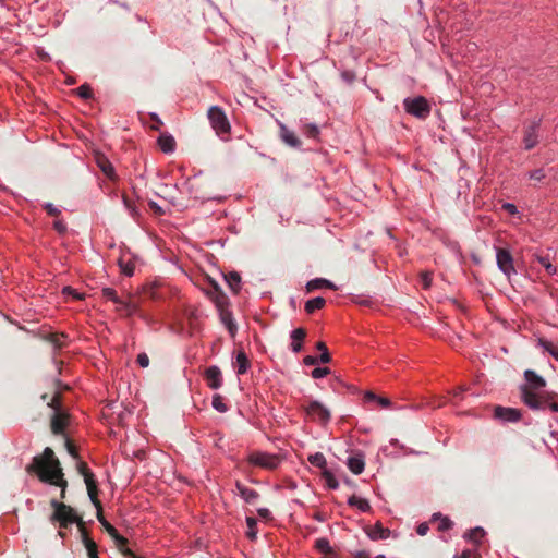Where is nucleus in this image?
<instances>
[{
  "instance_id": "37998d69",
  "label": "nucleus",
  "mask_w": 558,
  "mask_h": 558,
  "mask_svg": "<svg viewBox=\"0 0 558 558\" xmlns=\"http://www.w3.org/2000/svg\"><path fill=\"white\" fill-rule=\"evenodd\" d=\"M62 293L64 295H69L71 296L72 299H76V300H82L84 298V295L80 292H77L76 290H74L73 288L71 287H64L62 289Z\"/></svg>"
},
{
  "instance_id": "c756f323",
  "label": "nucleus",
  "mask_w": 558,
  "mask_h": 558,
  "mask_svg": "<svg viewBox=\"0 0 558 558\" xmlns=\"http://www.w3.org/2000/svg\"><path fill=\"white\" fill-rule=\"evenodd\" d=\"M322 288L336 289L335 284L326 279H314L307 282V291H313Z\"/></svg>"
},
{
  "instance_id": "774afa93",
  "label": "nucleus",
  "mask_w": 558,
  "mask_h": 558,
  "mask_svg": "<svg viewBox=\"0 0 558 558\" xmlns=\"http://www.w3.org/2000/svg\"><path fill=\"white\" fill-rule=\"evenodd\" d=\"M376 558H385V557H384V556H381V555H379V556H377Z\"/></svg>"
},
{
  "instance_id": "39448f33",
  "label": "nucleus",
  "mask_w": 558,
  "mask_h": 558,
  "mask_svg": "<svg viewBox=\"0 0 558 558\" xmlns=\"http://www.w3.org/2000/svg\"><path fill=\"white\" fill-rule=\"evenodd\" d=\"M94 505L97 508V519H98V521L102 524V526L108 532V534L116 541V544L119 547V549L125 556H129V555L133 556L131 550L125 548L126 538H124L123 536L119 535L118 531L109 522H107L105 520V518L102 515L100 502L98 501V505L97 504H94Z\"/></svg>"
},
{
  "instance_id": "a19ab883",
  "label": "nucleus",
  "mask_w": 558,
  "mask_h": 558,
  "mask_svg": "<svg viewBox=\"0 0 558 558\" xmlns=\"http://www.w3.org/2000/svg\"><path fill=\"white\" fill-rule=\"evenodd\" d=\"M538 263L546 269L549 275L556 274V267L546 257H537Z\"/></svg>"
},
{
  "instance_id": "a878e982",
  "label": "nucleus",
  "mask_w": 558,
  "mask_h": 558,
  "mask_svg": "<svg viewBox=\"0 0 558 558\" xmlns=\"http://www.w3.org/2000/svg\"><path fill=\"white\" fill-rule=\"evenodd\" d=\"M537 345L544 351L549 353L556 361H558V345L542 337L537 338Z\"/></svg>"
},
{
  "instance_id": "2eb2a0df",
  "label": "nucleus",
  "mask_w": 558,
  "mask_h": 558,
  "mask_svg": "<svg viewBox=\"0 0 558 558\" xmlns=\"http://www.w3.org/2000/svg\"><path fill=\"white\" fill-rule=\"evenodd\" d=\"M495 416L504 421L515 422L520 418L521 415L517 409L497 407L495 409Z\"/></svg>"
},
{
  "instance_id": "f03ea898",
  "label": "nucleus",
  "mask_w": 558,
  "mask_h": 558,
  "mask_svg": "<svg viewBox=\"0 0 558 558\" xmlns=\"http://www.w3.org/2000/svg\"><path fill=\"white\" fill-rule=\"evenodd\" d=\"M247 461L254 466L271 471L281 464L282 457L275 453L254 451L248 454Z\"/></svg>"
},
{
  "instance_id": "f8f14e48",
  "label": "nucleus",
  "mask_w": 558,
  "mask_h": 558,
  "mask_svg": "<svg viewBox=\"0 0 558 558\" xmlns=\"http://www.w3.org/2000/svg\"><path fill=\"white\" fill-rule=\"evenodd\" d=\"M538 128H539V123L534 121L525 129L524 138H523L525 149H532L533 147L536 146V144L538 142V135H537Z\"/></svg>"
},
{
  "instance_id": "3c124183",
  "label": "nucleus",
  "mask_w": 558,
  "mask_h": 558,
  "mask_svg": "<svg viewBox=\"0 0 558 558\" xmlns=\"http://www.w3.org/2000/svg\"><path fill=\"white\" fill-rule=\"evenodd\" d=\"M502 208L509 213L510 215H517L518 214V208L514 204H511V203H505L502 205Z\"/></svg>"
},
{
  "instance_id": "c03bdc74",
  "label": "nucleus",
  "mask_w": 558,
  "mask_h": 558,
  "mask_svg": "<svg viewBox=\"0 0 558 558\" xmlns=\"http://www.w3.org/2000/svg\"><path fill=\"white\" fill-rule=\"evenodd\" d=\"M330 373L328 367H316L312 371V377L315 379L323 378Z\"/></svg>"
},
{
  "instance_id": "79ce46f5",
  "label": "nucleus",
  "mask_w": 558,
  "mask_h": 558,
  "mask_svg": "<svg viewBox=\"0 0 558 558\" xmlns=\"http://www.w3.org/2000/svg\"><path fill=\"white\" fill-rule=\"evenodd\" d=\"M213 407H214L217 411H219V412H221V413H223V412H226V411H227V405L225 404V402H223V400H222V398H221L220 396H215V397L213 398Z\"/></svg>"
},
{
  "instance_id": "4be33fe9",
  "label": "nucleus",
  "mask_w": 558,
  "mask_h": 558,
  "mask_svg": "<svg viewBox=\"0 0 558 558\" xmlns=\"http://www.w3.org/2000/svg\"><path fill=\"white\" fill-rule=\"evenodd\" d=\"M348 468L354 474H361L364 471L365 462L362 454H356L348 459Z\"/></svg>"
},
{
  "instance_id": "052dcab7",
  "label": "nucleus",
  "mask_w": 558,
  "mask_h": 558,
  "mask_svg": "<svg viewBox=\"0 0 558 558\" xmlns=\"http://www.w3.org/2000/svg\"><path fill=\"white\" fill-rule=\"evenodd\" d=\"M427 531H428V525H427V524H425V523L420 524V525L417 526V533H418L420 535H425V534L427 533Z\"/></svg>"
},
{
  "instance_id": "2f4dec72",
  "label": "nucleus",
  "mask_w": 558,
  "mask_h": 558,
  "mask_svg": "<svg viewBox=\"0 0 558 558\" xmlns=\"http://www.w3.org/2000/svg\"><path fill=\"white\" fill-rule=\"evenodd\" d=\"M349 505L356 507L359 510L363 512H367L371 509L369 502L366 499L359 496H351L349 498Z\"/></svg>"
},
{
  "instance_id": "5fc2aeb1",
  "label": "nucleus",
  "mask_w": 558,
  "mask_h": 558,
  "mask_svg": "<svg viewBox=\"0 0 558 558\" xmlns=\"http://www.w3.org/2000/svg\"><path fill=\"white\" fill-rule=\"evenodd\" d=\"M54 228L59 233H63L66 230L64 222L61 220L54 221Z\"/></svg>"
},
{
  "instance_id": "8fccbe9b",
  "label": "nucleus",
  "mask_w": 558,
  "mask_h": 558,
  "mask_svg": "<svg viewBox=\"0 0 558 558\" xmlns=\"http://www.w3.org/2000/svg\"><path fill=\"white\" fill-rule=\"evenodd\" d=\"M305 133L308 136L315 137L318 134V128L316 125H314V124H308L305 128Z\"/></svg>"
},
{
  "instance_id": "de8ad7c7",
  "label": "nucleus",
  "mask_w": 558,
  "mask_h": 558,
  "mask_svg": "<svg viewBox=\"0 0 558 558\" xmlns=\"http://www.w3.org/2000/svg\"><path fill=\"white\" fill-rule=\"evenodd\" d=\"M545 178V173L542 169L534 170L530 173V179L535 181H542Z\"/></svg>"
},
{
  "instance_id": "5701e85b",
  "label": "nucleus",
  "mask_w": 558,
  "mask_h": 558,
  "mask_svg": "<svg viewBox=\"0 0 558 558\" xmlns=\"http://www.w3.org/2000/svg\"><path fill=\"white\" fill-rule=\"evenodd\" d=\"M234 367L239 375L247 372L250 367V361L243 351H239L235 356Z\"/></svg>"
},
{
  "instance_id": "c9c22d12",
  "label": "nucleus",
  "mask_w": 558,
  "mask_h": 558,
  "mask_svg": "<svg viewBox=\"0 0 558 558\" xmlns=\"http://www.w3.org/2000/svg\"><path fill=\"white\" fill-rule=\"evenodd\" d=\"M316 348H317V350L320 351L319 361L322 363H329L331 357H330V354L328 352L326 344L320 341V342H317Z\"/></svg>"
},
{
  "instance_id": "6e6d98bb",
  "label": "nucleus",
  "mask_w": 558,
  "mask_h": 558,
  "mask_svg": "<svg viewBox=\"0 0 558 558\" xmlns=\"http://www.w3.org/2000/svg\"><path fill=\"white\" fill-rule=\"evenodd\" d=\"M257 513L263 519H269L270 518V511L267 508H259L257 510Z\"/></svg>"
},
{
  "instance_id": "0eeeda50",
  "label": "nucleus",
  "mask_w": 558,
  "mask_h": 558,
  "mask_svg": "<svg viewBox=\"0 0 558 558\" xmlns=\"http://www.w3.org/2000/svg\"><path fill=\"white\" fill-rule=\"evenodd\" d=\"M304 411L311 420L323 424L327 423L330 417L329 410L318 401H311L308 405L304 407Z\"/></svg>"
},
{
  "instance_id": "393cba45",
  "label": "nucleus",
  "mask_w": 558,
  "mask_h": 558,
  "mask_svg": "<svg viewBox=\"0 0 558 558\" xmlns=\"http://www.w3.org/2000/svg\"><path fill=\"white\" fill-rule=\"evenodd\" d=\"M315 547L325 556V558H337V554L326 538H318L315 542Z\"/></svg>"
},
{
  "instance_id": "58836bf2",
  "label": "nucleus",
  "mask_w": 558,
  "mask_h": 558,
  "mask_svg": "<svg viewBox=\"0 0 558 558\" xmlns=\"http://www.w3.org/2000/svg\"><path fill=\"white\" fill-rule=\"evenodd\" d=\"M433 520L438 521V529L441 531L448 530L451 526L450 520L446 517H441L440 514H435Z\"/></svg>"
},
{
  "instance_id": "4468645a",
  "label": "nucleus",
  "mask_w": 558,
  "mask_h": 558,
  "mask_svg": "<svg viewBox=\"0 0 558 558\" xmlns=\"http://www.w3.org/2000/svg\"><path fill=\"white\" fill-rule=\"evenodd\" d=\"M95 161L97 166L100 168V170L104 172L106 177L109 179L114 178V169L109 159L100 153L95 154Z\"/></svg>"
},
{
  "instance_id": "a211bd4d",
  "label": "nucleus",
  "mask_w": 558,
  "mask_h": 558,
  "mask_svg": "<svg viewBox=\"0 0 558 558\" xmlns=\"http://www.w3.org/2000/svg\"><path fill=\"white\" fill-rule=\"evenodd\" d=\"M68 423H69L68 414L57 411L51 421V429H52L53 434L63 433Z\"/></svg>"
},
{
  "instance_id": "20e7f679",
  "label": "nucleus",
  "mask_w": 558,
  "mask_h": 558,
  "mask_svg": "<svg viewBox=\"0 0 558 558\" xmlns=\"http://www.w3.org/2000/svg\"><path fill=\"white\" fill-rule=\"evenodd\" d=\"M102 295L109 301L117 304V311L123 315H132L137 310V304L133 300H122L117 295V292L111 288H104Z\"/></svg>"
},
{
  "instance_id": "f704fd0d",
  "label": "nucleus",
  "mask_w": 558,
  "mask_h": 558,
  "mask_svg": "<svg viewBox=\"0 0 558 558\" xmlns=\"http://www.w3.org/2000/svg\"><path fill=\"white\" fill-rule=\"evenodd\" d=\"M485 531L481 527H475L466 534V537L473 542L474 544H478L480 541L484 537Z\"/></svg>"
},
{
  "instance_id": "6ab92c4d",
  "label": "nucleus",
  "mask_w": 558,
  "mask_h": 558,
  "mask_svg": "<svg viewBox=\"0 0 558 558\" xmlns=\"http://www.w3.org/2000/svg\"><path fill=\"white\" fill-rule=\"evenodd\" d=\"M366 533L369 538L374 541L386 539L390 535V531L384 527L380 523H376L375 525L367 527Z\"/></svg>"
},
{
  "instance_id": "9b49d317",
  "label": "nucleus",
  "mask_w": 558,
  "mask_h": 558,
  "mask_svg": "<svg viewBox=\"0 0 558 558\" xmlns=\"http://www.w3.org/2000/svg\"><path fill=\"white\" fill-rule=\"evenodd\" d=\"M536 389H530L522 387L521 395L524 403L531 409L538 410L544 404V396H539L535 392Z\"/></svg>"
},
{
  "instance_id": "4c0bfd02",
  "label": "nucleus",
  "mask_w": 558,
  "mask_h": 558,
  "mask_svg": "<svg viewBox=\"0 0 558 558\" xmlns=\"http://www.w3.org/2000/svg\"><path fill=\"white\" fill-rule=\"evenodd\" d=\"M246 523H247V532H246L247 537L251 539H255L256 535H257L256 520L248 517L246 519Z\"/></svg>"
},
{
  "instance_id": "423d86ee",
  "label": "nucleus",
  "mask_w": 558,
  "mask_h": 558,
  "mask_svg": "<svg viewBox=\"0 0 558 558\" xmlns=\"http://www.w3.org/2000/svg\"><path fill=\"white\" fill-rule=\"evenodd\" d=\"M52 506L54 507L53 518L59 521L62 526H66L72 523H78L81 521L78 515L71 507L57 501H52Z\"/></svg>"
},
{
  "instance_id": "680f3d73",
  "label": "nucleus",
  "mask_w": 558,
  "mask_h": 558,
  "mask_svg": "<svg viewBox=\"0 0 558 558\" xmlns=\"http://www.w3.org/2000/svg\"><path fill=\"white\" fill-rule=\"evenodd\" d=\"M325 474L327 476L328 485L332 488H336L338 486L337 482L332 478V476L328 472H326Z\"/></svg>"
},
{
  "instance_id": "72a5a7b5",
  "label": "nucleus",
  "mask_w": 558,
  "mask_h": 558,
  "mask_svg": "<svg viewBox=\"0 0 558 558\" xmlns=\"http://www.w3.org/2000/svg\"><path fill=\"white\" fill-rule=\"evenodd\" d=\"M308 461L311 464L319 468V469H325L326 468V459L324 457L323 453L320 452H316L314 454H311L308 457Z\"/></svg>"
},
{
  "instance_id": "aec40b11",
  "label": "nucleus",
  "mask_w": 558,
  "mask_h": 558,
  "mask_svg": "<svg viewBox=\"0 0 558 558\" xmlns=\"http://www.w3.org/2000/svg\"><path fill=\"white\" fill-rule=\"evenodd\" d=\"M136 265V258L131 257L129 254H123L119 259L121 271L126 276H133Z\"/></svg>"
},
{
  "instance_id": "603ef678",
  "label": "nucleus",
  "mask_w": 558,
  "mask_h": 558,
  "mask_svg": "<svg viewBox=\"0 0 558 558\" xmlns=\"http://www.w3.org/2000/svg\"><path fill=\"white\" fill-rule=\"evenodd\" d=\"M137 363L142 366V367H147L148 364H149V359L147 356V354L145 353H141L138 354L137 356Z\"/></svg>"
},
{
  "instance_id": "a18cd8bd",
  "label": "nucleus",
  "mask_w": 558,
  "mask_h": 558,
  "mask_svg": "<svg viewBox=\"0 0 558 558\" xmlns=\"http://www.w3.org/2000/svg\"><path fill=\"white\" fill-rule=\"evenodd\" d=\"M77 95L84 99L92 97V89L88 85H82L77 88Z\"/></svg>"
},
{
  "instance_id": "e433bc0d",
  "label": "nucleus",
  "mask_w": 558,
  "mask_h": 558,
  "mask_svg": "<svg viewBox=\"0 0 558 558\" xmlns=\"http://www.w3.org/2000/svg\"><path fill=\"white\" fill-rule=\"evenodd\" d=\"M556 398V393L547 392L544 395V403L548 404L549 409L554 412H558V401H553Z\"/></svg>"
},
{
  "instance_id": "7c9ffc66",
  "label": "nucleus",
  "mask_w": 558,
  "mask_h": 558,
  "mask_svg": "<svg viewBox=\"0 0 558 558\" xmlns=\"http://www.w3.org/2000/svg\"><path fill=\"white\" fill-rule=\"evenodd\" d=\"M225 279L233 292H239L241 288V277L236 272H229L225 276Z\"/></svg>"
},
{
  "instance_id": "7ed1b4c3",
  "label": "nucleus",
  "mask_w": 558,
  "mask_h": 558,
  "mask_svg": "<svg viewBox=\"0 0 558 558\" xmlns=\"http://www.w3.org/2000/svg\"><path fill=\"white\" fill-rule=\"evenodd\" d=\"M208 119L211 128L218 135H225L230 132V123L223 110L217 106L208 109Z\"/></svg>"
},
{
  "instance_id": "f257e3e1",
  "label": "nucleus",
  "mask_w": 558,
  "mask_h": 558,
  "mask_svg": "<svg viewBox=\"0 0 558 558\" xmlns=\"http://www.w3.org/2000/svg\"><path fill=\"white\" fill-rule=\"evenodd\" d=\"M27 471L35 472L44 482H49L63 488L65 486L59 460L50 448H46L41 456L35 457L32 464L27 466Z\"/></svg>"
},
{
  "instance_id": "ddd939ff",
  "label": "nucleus",
  "mask_w": 558,
  "mask_h": 558,
  "mask_svg": "<svg viewBox=\"0 0 558 558\" xmlns=\"http://www.w3.org/2000/svg\"><path fill=\"white\" fill-rule=\"evenodd\" d=\"M207 384L213 389H218L221 386V372L217 366H210L205 372Z\"/></svg>"
},
{
  "instance_id": "338daca9",
  "label": "nucleus",
  "mask_w": 558,
  "mask_h": 558,
  "mask_svg": "<svg viewBox=\"0 0 558 558\" xmlns=\"http://www.w3.org/2000/svg\"><path fill=\"white\" fill-rule=\"evenodd\" d=\"M57 402V397L52 399V402L50 403L51 407H56L54 403Z\"/></svg>"
},
{
  "instance_id": "1a4fd4ad",
  "label": "nucleus",
  "mask_w": 558,
  "mask_h": 558,
  "mask_svg": "<svg viewBox=\"0 0 558 558\" xmlns=\"http://www.w3.org/2000/svg\"><path fill=\"white\" fill-rule=\"evenodd\" d=\"M497 266L498 268L510 278L513 274H515V269L513 266V258L509 251L499 248L496 254Z\"/></svg>"
},
{
  "instance_id": "cd10ccee",
  "label": "nucleus",
  "mask_w": 558,
  "mask_h": 558,
  "mask_svg": "<svg viewBox=\"0 0 558 558\" xmlns=\"http://www.w3.org/2000/svg\"><path fill=\"white\" fill-rule=\"evenodd\" d=\"M236 488L239 490L240 496L248 504L254 502L258 497L257 492L244 485L236 484Z\"/></svg>"
},
{
  "instance_id": "473e14b6",
  "label": "nucleus",
  "mask_w": 558,
  "mask_h": 558,
  "mask_svg": "<svg viewBox=\"0 0 558 558\" xmlns=\"http://www.w3.org/2000/svg\"><path fill=\"white\" fill-rule=\"evenodd\" d=\"M325 303H326L325 299H323L320 296L311 299L305 303V311L308 314H311V313L315 312L316 310H320L322 307H324Z\"/></svg>"
},
{
  "instance_id": "49530a36",
  "label": "nucleus",
  "mask_w": 558,
  "mask_h": 558,
  "mask_svg": "<svg viewBox=\"0 0 558 558\" xmlns=\"http://www.w3.org/2000/svg\"><path fill=\"white\" fill-rule=\"evenodd\" d=\"M86 548H87L89 558H98L95 543L88 541L86 543Z\"/></svg>"
},
{
  "instance_id": "9d476101",
  "label": "nucleus",
  "mask_w": 558,
  "mask_h": 558,
  "mask_svg": "<svg viewBox=\"0 0 558 558\" xmlns=\"http://www.w3.org/2000/svg\"><path fill=\"white\" fill-rule=\"evenodd\" d=\"M405 110L416 117H424L429 112L427 101L423 97L404 100Z\"/></svg>"
},
{
  "instance_id": "b1692460",
  "label": "nucleus",
  "mask_w": 558,
  "mask_h": 558,
  "mask_svg": "<svg viewBox=\"0 0 558 558\" xmlns=\"http://www.w3.org/2000/svg\"><path fill=\"white\" fill-rule=\"evenodd\" d=\"M158 145H159L160 149L163 153L169 154V153H172L174 150V148H175V141H174V138L171 135L161 134L158 137Z\"/></svg>"
},
{
  "instance_id": "69168bd1",
  "label": "nucleus",
  "mask_w": 558,
  "mask_h": 558,
  "mask_svg": "<svg viewBox=\"0 0 558 558\" xmlns=\"http://www.w3.org/2000/svg\"><path fill=\"white\" fill-rule=\"evenodd\" d=\"M462 388H458L457 390H454L453 397H458L462 392Z\"/></svg>"
},
{
  "instance_id": "c85d7f7f",
  "label": "nucleus",
  "mask_w": 558,
  "mask_h": 558,
  "mask_svg": "<svg viewBox=\"0 0 558 558\" xmlns=\"http://www.w3.org/2000/svg\"><path fill=\"white\" fill-rule=\"evenodd\" d=\"M365 401H374L376 402L380 408L387 409L391 405V401L386 397L376 396L372 391H366L364 395Z\"/></svg>"
},
{
  "instance_id": "e2e57ef3",
  "label": "nucleus",
  "mask_w": 558,
  "mask_h": 558,
  "mask_svg": "<svg viewBox=\"0 0 558 558\" xmlns=\"http://www.w3.org/2000/svg\"><path fill=\"white\" fill-rule=\"evenodd\" d=\"M478 558L475 554H473L471 550H465L462 553L461 558Z\"/></svg>"
},
{
  "instance_id": "864d4df0",
  "label": "nucleus",
  "mask_w": 558,
  "mask_h": 558,
  "mask_svg": "<svg viewBox=\"0 0 558 558\" xmlns=\"http://www.w3.org/2000/svg\"><path fill=\"white\" fill-rule=\"evenodd\" d=\"M65 446H66L68 452L73 458H76L77 457L76 448H75V446L73 444H71V441L69 439L65 440Z\"/></svg>"
},
{
  "instance_id": "dca6fc26",
  "label": "nucleus",
  "mask_w": 558,
  "mask_h": 558,
  "mask_svg": "<svg viewBox=\"0 0 558 558\" xmlns=\"http://www.w3.org/2000/svg\"><path fill=\"white\" fill-rule=\"evenodd\" d=\"M524 377L526 380V385L524 387H527L530 389L537 390V389L545 387V385H546L545 379L543 377H541L539 375H537L533 371H525Z\"/></svg>"
},
{
  "instance_id": "f3484780",
  "label": "nucleus",
  "mask_w": 558,
  "mask_h": 558,
  "mask_svg": "<svg viewBox=\"0 0 558 558\" xmlns=\"http://www.w3.org/2000/svg\"><path fill=\"white\" fill-rule=\"evenodd\" d=\"M280 137L281 140L291 147H299L301 145L300 140L294 132L290 131L283 123H279Z\"/></svg>"
},
{
  "instance_id": "0e129e2a",
  "label": "nucleus",
  "mask_w": 558,
  "mask_h": 558,
  "mask_svg": "<svg viewBox=\"0 0 558 558\" xmlns=\"http://www.w3.org/2000/svg\"><path fill=\"white\" fill-rule=\"evenodd\" d=\"M355 558H369L366 553H359L356 554Z\"/></svg>"
},
{
  "instance_id": "412c9836",
  "label": "nucleus",
  "mask_w": 558,
  "mask_h": 558,
  "mask_svg": "<svg viewBox=\"0 0 558 558\" xmlns=\"http://www.w3.org/2000/svg\"><path fill=\"white\" fill-rule=\"evenodd\" d=\"M306 337V331L303 328H296L291 332V348L292 351L298 353L302 350V342L304 338Z\"/></svg>"
},
{
  "instance_id": "bf43d9fd",
  "label": "nucleus",
  "mask_w": 558,
  "mask_h": 558,
  "mask_svg": "<svg viewBox=\"0 0 558 558\" xmlns=\"http://www.w3.org/2000/svg\"><path fill=\"white\" fill-rule=\"evenodd\" d=\"M317 363V359L311 355H307L304 357V364L306 365H314Z\"/></svg>"
},
{
  "instance_id": "13d9d810",
  "label": "nucleus",
  "mask_w": 558,
  "mask_h": 558,
  "mask_svg": "<svg viewBox=\"0 0 558 558\" xmlns=\"http://www.w3.org/2000/svg\"><path fill=\"white\" fill-rule=\"evenodd\" d=\"M46 209H47L48 214H50L52 216H56L59 214V210L52 204H47Z\"/></svg>"
},
{
  "instance_id": "bb28decb",
  "label": "nucleus",
  "mask_w": 558,
  "mask_h": 558,
  "mask_svg": "<svg viewBox=\"0 0 558 558\" xmlns=\"http://www.w3.org/2000/svg\"><path fill=\"white\" fill-rule=\"evenodd\" d=\"M220 319L222 324L228 328L230 336L234 337L236 332V325L232 319L231 313L229 311L222 310L220 312Z\"/></svg>"
},
{
  "instance_id": "4d7b16f0",
  "label": "nucleus",
  "mask_w": 558,
  "mask_h": 558,
  "mask_svg": "<svg viewBox=\"0 0 558 558\" xmlns=\"http://www.w3.org/2000/svg\"><path fill=\"white\" fill-rule=\"evenodd\" d=\"M149 206H150V208H151L156 214H158V215H162V214H163L162 209L160 208V206H158V205H157V203H155V202H149Z\"/></svg>"
},
{
  "instance_id": "09e8293b",
  "label": "nucleus",
  "mask_w": 558,
  "mask_h": 558,
  "mask_svg": "<svg viewBox=\"0 0 558 558\" xmlns=\"http://www.w3.org/2000/svg\"><path fill=\"white\" fill-rule=\"evenodd\" d=\"M421 280L424 289H428L430 287L432 276L429 272L422 274Z\"/></svg>"
},
{
  "instance_id": "6e6552de",
  "label": "nucleus",
  "mask_w": 558,
  "mask_h": 558,
  "mask_svg": "<svg viewBox=\"0 0 558 558\" xmlns=\"http://www.w3.org/2000/svg\"><path fill=\"white\" fill-rule=\"evenodd\" d=\"M77 471L84 477V481H85V484L87 487V492H88V495H89L93 504L98 505L97 487H96V483H95L93 473L88 470L87 464L83 461L77 462Z\"/></svg>"
},
{
  "instance_id": "ea45409f",
  "label": "nucleus",
  "mask_w": 558,
  "mask_h": 558,
  "mask_svg": "<svg viewBox=\"0 0 558 558\" xmlns=\"http://www.w3.org/2000/svg\"><path fill=\"white\" fill-rule=\"evenodd\" d=\"M49 341L52 343V345L56 349H60L65 343V336L64 335H51L49 338Z\"/></svg>"
}]
</instances>
